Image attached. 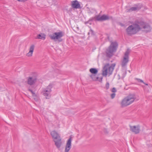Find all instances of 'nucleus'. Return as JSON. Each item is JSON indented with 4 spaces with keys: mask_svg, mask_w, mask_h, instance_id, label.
I'll return each mask as SVG.
<instances>
[{
    "mask_svg": "<svg viewBox=\"0 0 152 152\" xmlns=\"http://www.w3.org/2000/svg\"><path fill=\"white\" fill-rule=\"evenodd\" d=\"M140 30L138 20H136L132 25L129 26L126 29L127 34L129 36H132L137 33Z\"/></svg>",
    "mask_w": 152,
    "mask_h": 152,
    "instance_id": "obj_1",
    "label": "nucleus"
},
{
    "mask_svg": "<svg viewBox=\"0 0 152 152\" xmlns=\"http://www.w3.org/2000/svg\"><path fill=\"white\" fill-rule=\"evenodd\" d=\"M118 46V44L116 42H112L108 48L106 49V53L107 56L110 58L116 52Z\"/></svg>",
    "mask_w": 152,
    "mask_h": 152,
    "instance_id": "obj_2",
    "label": "nucleus"
},
{
    "mask_svg": "<svg viewBox=\"0 0 152 152\" xmlns=\"http://www.w3.org/2000/svg\"><path fill=\"white\" fill-rule=\"evenodd\" d=\"M135 99L134 95H130L124 98L122 101L121 104L122 107H124L129 105L132 103Z\"/></svg>",
    "mask_w": 152,
    "mask_h": 152,
    "instance_id": "obj_3",
    "label": "nucleus"
},
{
    "mask_svg": "<svg viewBox=\"0 0 152 152\" xmlns=\"http://www.w3.org/2000/svg\"><path fill=\"white\" fill-rule=\"evenodd\" d=\"M115 65V64L114 63L111 64V66H110L109 64H106L103 68L102 75L106 76L107 74H108L109 76L111 75L112 73Z\"/></svg>",
    "mask_w": 152,
    "mask_h": 152,
    "instance_id": "obj_4",
    "label": "nucleus"
},
{
    "mask_svg": "<svg viewBox=\"0 0 152 152\" xmlns=\"http://www.w3.org/2000/svg\"><path fill=\"white\" fill-rule=\"evenodd\" d=\"M64 35L63 32L61 31L58 32H55L54 33L52 34L49 35V37L50 39L54 40V41H58V42H60L62 41V39L61 37Z\"/></svg>",
    "mask_w": 152,
    "mask_h": 152,
    "instance_id": "obj_5",
    "label": "nucleus"
},
{
    "mask_svg": "<svg viewBox=\"0 0 152 152\" xmlns=\"http://www.w3.org/2000/svg\"><path fill=\"white\" fill-rule=\"evenodd\" d=\"M139 25L140 28V30L147 33L149 32L151 30L150 25L148 23L145 22L142 20H138Z\"/></svg>",
    "mask_w": 152,
    "mask_h": 152,
    "instance_id": "obj_6",
    "label": "nucleus"
},
{
    "mask_svg": "<svg viewBox=\"0 0 152 152\" xmlns=\"http://www.w3.org/2000/svg\"><path fill=\"white\" fill-rule=\"evenodd\" d=\"M52 88V85L50 84L46 88L43 89L42 93L46 99H49L51 97V93Z\"/></svg>",
    "mask_w": 152,
    "mask_h": 152,
    "instance_id": "obj_7",
    "label": "nucleus"
},
{
    "mask_svg": "<svg viewBox=\"0 0 152 152\" xmlns=\"http://www.w3.org/2000/svg\"><path fill=\"white\" fill-rule=\"evenodd\" d=\"M130 53V50L128 49L125 52L123 59L121 61V66L122 67H124L126 66L129 61V55Z\"/></svg>",
    "mask_w": 152,
    "mask_h": 152,
    "instance_id": "obj_8",
    "label": "nucleus"
},
{
    "mask_svg": "<svg viewBox=\"0 0 152 152\" xmlns=\"http://www.w3.org/2000/svg\"><path fill=\"white\" fill-rule=\"evenodd\" d=\"M95 20L98 21H104L110 19H112V16H109L107 15H103L102 16L98 15L95 17Z\"/></svg>",
    "mask_w": 152,
    "mask_h": 152,
    "instance_id": "obj_9",
    "label": "nucleus"
},
{
    "mask_svg": "<svg viewBox=\"0 0 152 152\" xmlns=\"http://www.w3.org/2000/svg\"><path fill=\"white\" fill-rule=\"evenodd\" d=\"M134 6L131 7L129 9L126 10L127 12H130L133 11L139 10H140L142 7V4H138L134 5Z\"/></svg>",
    "mask_w": 152,
    "mask_h": 152,
    "instance_id": "obj_10",
    "label": "nucleus"
},
{
    "mask_svg": "<svg viewBox=\"0 0 152 152\" xmlns=\"http://www.w3.org/2000/svg\"><path fill=\"white\" fill-rule=\"evenodd\" d=\"M37 78L36 76H30L27 78V83L30 86L35 84L37 81Z\"/></svg>",
    "mask_w": 152,
    "mask_h": 152,
    "instance_id": "obj_11",
    "label": "nucleus"
},
{
    "mask_svg": "<svg viewBox=\"0 0 152 152\" xmlns=\"http://www.w3.org/2000/svg\"><path fill=\"white\" fill-rule=\"evenodd\" d=\"M129 127L130 131L136 134L139 133L140 132V127L139 125L136 126H129Z\"/></svg>",
    "mask_w": 152,
    "mask_h": 152,
    "instance_id": "obj_12",
    "label": "nucleus"
},
{
    "mask_svg": "<svg viewBox=\"0 0 152 152\" xmlns=\"http://www.w3.org/2000/svg\"><path fill=\"white\" fill-rule=\"evenodd\" d=\"M72 137H70L67 141L65 147L64 152H69L71 149L72 146Z\"/></svg>",
    "mask_w": 152,
    "mask_h": 152,
    "instance_id": "obj_13",
    "label": "nucleus"
},
{
    "mask_svg": "<svg viewBox=\"0 0 152 152\" xmlns=\"http://www.w3.org/2000/svg\"><path fill=\"white\" fill-rule=\"evenodd\" d=\"M53 141L55 143V145L56 147L58 148H60L62 144L61 139V137L57 138V139L54 140Z\"/></svg>",
    "mask_w": 152,
    "mask_h": 152,
    "instance_id": "obj_14",
    "label": "nucleus"
},
{
    "mask_svg": "<svg viewBox=\"0 0 152 152\" xmlns=\"http://www.w3.org/2000/svg\"><path fill=\"white\" fill-rule=\"evenodd\" d=\"M72 7L74 8L79 9L80 7V5L77 0L73 1L71 2Z\"/></svg>",
    "mask_w": 152,
    "mask_h": 152,
    "instance_id": "obj_15",
    "label": "nucleus"
},
{
    "mask_svg": "<svg viewBox=\"0 0 152 152\" xmlns=\"http://www.w3.org/2000/svg\"><path fill=\"white\" fill-rule=\"evenodd\" d=\"M91 77L94 81H98L100 82H102V80L103 77L101 76L100 78L97 77L95 75H90Z\"/></svg>",
    "mask_w": 152,
    "mask_h": 152,
    "instance_id": "obj_16",
    "label": "nucleus"
},
{
    "mask_svg": "<svg viewBox=\"0 0 152 152\" xmlns=\"http://www.w3.org/2000/svg\"><path fill=\"white\" fill-rule=\"evenodd\" d=\"M35 46L34 45H32L30 46L29 51L26 54V56L28 57L31 56L34 48Z\"/></svg>",
    "mask_w": 152,
    "mask_h": 152,
    "instance_id": "obj_17",
    "label": "nucleus"
},
{
    "mask_svg": "<svg viewBox=\"0 0 152 152\" xmlns=\"http://www.w3.org/2000/svg\"><path fill=\"white\" fill-rule=\"evenodd\" d=\"M50 134L53 140L61 137L55 131H52Z\"/></svg>",
    "mask_w": 152,
    "mask_h": 152,
    "instance_id": "obj_18",
    "label": "nucleus"
},
{
    "mask_svg": "<svg viewBox=\"0 0 152 152\" xmlns=\"http://www.w3.org/2000/svg\"><path fill=\"white\" fill-rule=\"evenodd\" d=\"M46 35L44 34H41L38 35L37 38L44 40L45 39Z\"/></svg>",
    "mask_w": 152,
    "mask_h": 152,
    "instance_id": "obj_19",
    "label": "nucleus"
},
{
    "mask_svg": "<svg viewBox=\"0 0 152 152\" xmlns=\"http://www.w3.org/2000/svg\"><path fill=\"white\" fill-rule=\"evenodd\" d=\"M28 90L31 92L32 94V96L34 97V99H36V100H37L38 99V97L37 95L30 88L28 89Z\"/></svg>",
    "mask_w": 152,
    "mask_h": 152,
    "instance_id": "obj_20",
    "label": "nucleus"
},
{
    "mask_svg": "<svg viewBox=\"0 0 152 152\" xmlns=\"http://www.w3.org/2000/svg\"><path fill=\"white\" fill-rule=\"evenodd\" d=\"M90 72L92 74H96L98 72V70L96 68H92L90 69Z\"/></svg>",
    "mask_w": 152,
    "mask_h": 152,
    "instance_id": "obj_21",
    "label": "nucleus"
},
{
    "mask_svg": "<svg viewBox=\"0 0 152 152\" xmlns=\"http://www.w3.org/2000/svg\"><path fill=\"white\" fill-rule=\"evenodd\" d=\"M135 80H137L139 82L142 83H145L142 80L137 78H135Z\"/></svg>",
    "mask_w": 152,
    "mask_h": 152,
    "instance_id": "obj_22",
    "label": "nucleus"
},
{
    "mask_svg": "<svg viewBox=\"0 0 152 152\" xmlns=\"http://www.w3.org/2000/svg\"><path fill=\"white\" fill-rule=\"evenodd\" d=\"M109 88V83L108 82H107L105 85V88L106 90H108Z\"/></svg>",
    "mask_w": 152,
    "mask_h": 152,
    "instance_id": "obj_23",
    "label": "nucleus"
},
{
    "mask_svg": "<svg viewBox=\"0 0 152 152\" xmlns=\"http://www.w3.org/2000/svg\"><path fill=\"white\" fill-rule=\"evenodd\" d=\"M115 93L112 94L111 95V98L112 99H113L115 96Z\"/></svg>",
    "mask_w": 152,
    "mask_h": 152,
    "instance_id": "obj_24",
    "label": "nucleus"
},
{
    "mask_svg": "<svg viewBox=\"0 0 152 152\" xmlns=\"http://www.w3.org/2000/svg\"><path fill=\"white\" fill-rule=\"evenodd\" d=\"M116 91H117L116 90V89L115 88H113L111 90V91L113 92V93L116 92Z\"/></svg>",
    "mask_w": 152,
    "mask_h": 152,
    "instance_id": "obj_25",
    "label": "nucleus"
},
{
    "mask_svg": "<svg viewBox=\"0 0 152 152\" xmlns=\"http://www.w3.org/2000/svg\"><path fill=\"white\" fill-rule=\"evenodd\" d=\"M104 132L105 133H107V130L106 129H104Z\"/></svg>",
    "mask_w": 152,
    "mask_h": 152,
    "instance_id": "obj_26",
    "label": "nucleus"
},
{
    "mask_svg": "<svg viewBox=\"0 0 152 152\" xmlns=\"http://www.w3.org/2000/svg\"><path fill=\"white\" fill-rule=\"evenodd\" d=\"M144 84H145V85H146V86H148V84L147 83H144Z\"/></svg>",
    "mask_w": 152,
    "mask_h": 152,
    "instance_id": "obj_27",
    "label": "nucleus"
},
{
    "mask_svg": "<svg viewBox=\"0 0 152 152\" xmlns=\"http://www.w3.org/2000/svg\"><path fill=\"white\" fill-rule=\"evenodd\" d=\"M58 72L59 73H61V72L60 71H59V70H58Z\"/></svg>",
    "mask_w": 152,
    "mask_h": 152,
    "instance_id": "obj_28",
    "label": "nucleus"
}]
</instances>
